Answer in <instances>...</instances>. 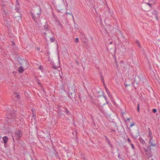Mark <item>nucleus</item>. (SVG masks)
Masks as SVG:
<instances>
[{
	"label": "nucleus",
	"instance_id": "1",
	"mask_svg": "<svg viewBox=\"0 0 160 160\" xmlns=\"http://www.w3.org/2000/svg\"><path fill=\"white\" fill-rule=\"evenodd\" d=\"M15 116L16 115L15 114H12L11 113H10V114L8 113L6 116V117L7 118V120H6L8 122H11L13 121L14 118L15 117Z\"/></svg>",
	"mask_w": 160,
	"mask_h": 160
},
{
	"label": "nucleus",
	"instance_id": "2",
	"mask_svg": "<svg viewBox=\"0 0 160 160\" xmlns=\"http://www.w3.org/2000/svg\"><path fill=\"white\" fill-rule=\"evenodd\" d=\"M16 3L17 4L16 5L15 10L18 13L19 15L18 17L20 18L21 17V14L20 13L21 11L20 8V5L18 0H16Z\"/></svg>",
	"mask_w": 160,
	"mask_h": 160
},
{
	"label": "nucleus",
	"instance_id": "3",
	"mask_svg": "<svg viewBox=\"0 0 160 160\" xmlns=\"http://www.w3.org/2000/svg\"><path fill=\"white\" fill-rule=\"evenodd\" d=\"M22 136V134L21 131L19 130H16L15 132V136L17 138L19 139Z\"/></svg>",
	"mask_w": 160,
	"mask_h": 160
},
{
	"label": "nucleus",
	"instance_id": "4",
	"mask_svg": "<svg viewBox=\"0 0 160 160\" xmlns=\"http://www.w3.org/2000/svg\"><path fill=\"white\" fill-rule=\"evenodd\" d=\"M154 140L152 139H149V143L150 144V145L152 147H156V144L153 143Z\"/></svg>",
	"mask_w": 160,
	"mask_h": 160
},
{
	"label": "nucleus",
	"instance_id": "5",
	"mask_svg": "<svg viewBox=\"0 0 160 160\" xmlns=\"http://www.w3.org/2000/svg\"><path fill=\"white\" fill-rule=\"evenodd\" d=\"M155 2V0H149V2L146 3L149 5L151 7V5L154 4Z\"/></svg>",
	"mask_w": 160,
	"mask_h": 160
},
{
	"label": "nucleus",
	"instance_id": "6",
	"mask_svg": "<svg viewBox=\"0 0 160 160\" xmlns=\"http://www.w3.org/2000/svg\"><path fill=\"white\" fill-rule=\"evenodd\" d=\"M44 29L46 31H49V25L48 24H45L44 25Z\"/></svg>",
	"mask_w": 160,
	"mask_h": 160
},
{
	"label": "nucleus",
	"instance_id": "7",
	"mask_svg": "<svg viewBox=\"0 0 160 160\" xmlns=\"http://www.w3.org/2000/svg\"><path fill=\"white\" fill-rule=\"evenodd\" d=\"M13 96L15 98H16L17 100L19 98L20 96L18 93H14L13 95Z\"/></svg>",
	"mask_w": 160,
	"mask_h": 160
},
{
	"label": "nucleus",
	"instance_id": "8",
	"mask_svg": "<svg viewBox=\"0 0 160 160\" xmlns=\"http://www.w3.org/2000/svg\"><path fill=\"white\" fill-rule=\"evenodd\" d=\"M148 137H149V139H151L152 138V132L151 131L150 128H148Z\"/></svg>",
	"mask_w": 160,
	"mask_h": 160
},
{
	"label": "nucleus",
	"instance_id": "9",
	"mask_svg": "<svg viewBox=\"0 0 160 160\" xmlns=\"http://www.w3.org/2000/svg\"><path fill=\"white\" fill-rule=\"evenodd\" d=\"M144 150L146 152H148L151 150V147L150 146H147L146 148H144Z\"/></svg>",
	"mask_w": 160,
	"mask_h": 160
},
{
	"label": "nucleus",
	"instance_id": "10",
	"mask_svg": "<svg viewBox=\"0 0 160 160\" xmlns=\"http://www.w3.org/2000/svg\"><path fill=\"white\" fill-rule=\"evenodd\" d=\"M18 71L20 73H22L24 71V69L22 66L20 67L18 69Z\"/></svg>",
	"mask_w": 160,
	"mask_h": 160
},
{
	"label": "nucleus",
	"instance_id": "11",
	"mask_svg": "<svg viewBox=\"0 0 160 160\" xmlns=\"http://www.w3.org/2000/svg\"><path fill=\"white\" fill-rule=\"evenodd\" d=\"M3 139L4 141V144H6L8 141V138H7V137L6 136H4L3 138Z\"/></svg>",
	"mask_w": 160,
	"mask_h": 160
},
{
	"label": "nucleus",
	"instance_id": "12",
	"mask_svg": "<svg viewBox=\"0 0 160 160\" xmlns=\"http://www.w3.org/2000/svg\"><path fill=\"white\" fill-rule=\"evenodd\" d=\"M42 36L44 38L46 41L47 40V33L45 32H44L42 33Z\"/></svg>",
	"mask_w": 160,
	"mask_h": 160
},
{
	"label": "nucleus",
	"instance_id": "13",
	"mask_svg": "<svg viewBox=\"0 0 160 160\" xmlns=\"http://www.w3.org/2000/svg\"><path fill=\"white\" fill-rule=\"evenodd\" d=\"M50 42H54L55 41V38H54V36L53 37L50 38Z\"/></svg>",
	"mask_w": 160,
	"mask_h": 160
},
{
	"label": "nucleus",
	"instance_id": "14",
	"mask_svg": "<svg viewBox=\"0 0 160 160\" xmlns=\"http://www.w3.org/2000/svg\"><path fill=\"white\" fill-rule=\"evenodd\" d=\"M65 112L67 114L69 115L70 114V113L69 111H68V110L67 109V108H66L65 107Z\"/></svg>",
	"mask_w": 160,
	"mask_h": 160
},
{
	"label": "nucleus",
	"instance_id": "15",
	"mask_svg": "<svg viewBox=\"0 0 160 160\" xmlns=\"http://www.w3.org/2000/svg\"><path fill=\"white\" fill-rule=\"evenodd\" d=\"M65 14H69V15H70L72 17L73 19V20H74V17H73V16L72 14V13H68V12H66L65 13Z\"/></svg>",
	"mask_w": 160,
	"mask_h": 160
},
{
	"label": "nucleus",
	"instance_id": "16",
	"mask_svg": "<svg viewBox=\"0 0 160 160\" xmlns=\"http://www.w3.org/2000/svg\"><path fill=\"white\" fill-rule=\"evenodd\" d=\"M136 43L138 45V46L140 47V48H141V45H140V44L139 42V41L137 40L136 41Z\"/></svg>",
	"mask_w": 160,
	"mask_h": 160
},
{
	"label": "nucleus",
	"instance_id": "17",
	"mask_svg": "<svg viewBox=\"0 0 160 160\" xmlns=\"http://www.w3.org/2000/svg\"><path fill=\"white\" fill-rule=\"evenodd\" d=\"M32 15L33 18L34 20L36 21V18L34 16V14H32Z\"/></svg>",
	"mask_w": 160,
	"mask_h": 160
},
{
	"label": "nucleus",
	"instance_id": "18",
	"mask_svg": "<svg viewBox=\"0 0 160 160\" xmlns=\"http://www.w3.org/2000/svg\"><path fill=\"white\" fill-rule=\"evenodd\" d=\"M79 39L78 38H76L75 40V42L76 43H78L79 42Z\"/></svg>",
	"mask_w": 160,
	"mask_h": 160
},
{
	"label": "nucleus",
	"instance_id": "19",
	"mask_svg": "<svg viewBox=\"0 0 160 160\" xmlns=\"http://www.w3.org/2000/svg\"><path fill=\"white\" fill-rule=\"evenodd\" d=\"M130 145H131V146L132 148L133 149H134V148H134V146L133 144L132 143H130Z\"/></svg>",
	"mask_w": 160,
	"mask_h": 160
},
{
	"label": "nucleus",
	"instance_id": "20",
	"mask_svg": "<svg viewBox=\"0 0 160 160\" xmlns=\"http://www.w3.org/2000/svg\"><path fill=\"white\" fill-rule=\"evenodd\" d=\"M58 68V67H56V66H53L52 67V68L54 69H57V68Z\"/></svg>",
	"mask_w": 160,
	"mask_h": 160
},
{
	"label": "nucleus",
	"instance_id": "21",
	"mask_svg": "<svg viewBox=\"0 0 160 160\" xmlns=\"http://www.w3.org/2000/svg\"><path fill=\"white\" fill-rule=\"evenodd\" d=\"M140 109H139V103L138 104V112L139 111Z\"/></svg>",
	"mask_w": 160,
	"mask_h": 160
},
{
	"label": "nucleus",
	"instance_id": "22",
	"mask_svg": "<svg viewBox=\"0 0 160 160\" xmlns=\"http://www.w3.org/2000/svg\"><path fill=\"white\" fill-rule=\"evenodd\" d=\"M157 109H153V110H152V112L153 113H156V112H157Z\"/></svg>",
	"mask_w": 160,
	"mask_h": 160
},
{
	"label": "nucleus",
	"instance_id": "23",
	"mask_svg": "<svg viewBox=\"0 0 160 160\" xmlns=\"http://www.w3.org/2000/svg\"><path fill=\"white\" fill-rule=\"evenodd\" d=\"M108 142V144H109V145L111 146V147H112V145L110 143V142L109 141V140H108V141H107Z\"/></svg>",
	"mask_w": 160,
	"mask_h": 160
},
{
	"label": "nucleus",
	"instance_id": "24",
	"mask_svg": "<svg viewBox=\"0 0 160 160\" xmlns=\"http://www.w3.org/2000/svg\"><path fill=\"white\" fill-rule=\"evenodd\" d=\"M58 10L59 11V12H61L62 13V9H59V8H58Z\"/></svg>",
	"mask_w": 160,
	"mask_h": 160
},
{
	"label": "nucleus",
	"instance_id": "25",
	"mask_svg": "<svg viewBox=\"0 0 160 160\" xmlns=\"http://www.w3.org/2000/svg\"><path fill=\"white\" fill-rule=\"evenodd\" d=\"M108 96L110 98H112V96L111 94L110 93H109V94H108Z\"/></svg>",
	"mask_w": 160,
	"mask_h": 160
},
{
	"label": "nucleus",
	"instance_id": "26",
	"mask_svg": "<svg viewBox=\"0 0 160 160\" xmlns=\"http://www.w3.org/2000/svg\"><path fill=\"white\" fill-rule=\"evenodd\" d=\"M103 98H104L105 99V100L106 101H107L108 99L107 98V97L103 95Z\"/></svg>",
	"mask_w": 160,
	"mask_h": 160
},
{
	"label": "nucleus",
	"instance_id": "27",
	"mask_svg": "<svg viewBox=\"0 0 160 160\" xmlns=\"http://www.w3.org/2000/svg\"><path fill=\"white\" fill-rule=\"evenodd\" d=\"M40 10V13H38L37 14V15H40L41 14V8L40 7L39 8Z\"/></svg>",
	"mask_w": 160,
	"mask_h": 160
},
{
	"label": "nucleus",
	"instance_id": "28",
	"mask_svg": "<svg viewBox=\"0 0 160 160\" xmlns=\"http://www.w3.org/2000/svg\"><path fill=\"white\" fill-rule=\"evenodd\" d=\"M55 157H56L57 158H59V156H58V153H56V154H55Z\"/></svg>",
	"mask_w": 160,
	"mask_h": 160
},
{
	"label": "nucleus",
	"instance_id": "29",
	"mask_svg": "<svg viewBox=\"0 0 160 160\" xmlns=\"http://www.w3.org/2000/svg\"><path fill=\"white\" fill-rule=\"evenodd\" d=\"M134 123H131L130 125V126L131 127H132V126H134Z\"/></svg>",
	"mask_w": 160,
	"mask_h": 160
},
{
	"label": "nucleus",
	"instance_id": "30",
	"mask_svg": "<svg viewBox=\"0 0 160 160\" xmlns=\"http://www.w3.org/2000/svg\"><path fill=\"white\" fill-rule=\"evenodd\" d=\"M127 140L129 142H131V140L129 138H127Z\"/></svg>",
	"mask_w": 160,
	"mask_h": 160
},
{
	"label": "nucleus",
	"instance_id": "31",
	"mask_svg": "<svg viewBox=\"0 0 160 160\" xmlns=\"http://www.w3.org/2000/svg\"><path fill=\"white\" fill-rule=\"evenodd\" d=\"M107 93L108 94H109V93H110V92H109V90L108 89V90H107L106 91Z\"/></svg>",
	"mask_w": 160,
	"mask_h": 160
},
{
	"label": "nucleus",
	"instance_id": "32",
	"mask_svg": "<svg viewBox=\"0 0 160 160\" xmlns=\"http://www.w3.org/2000/svg\"><path fill=\"white\" fill-rule=\"evenodd\" d=\"M105 138L107 141H108V140H109L108 137L106 136L105 137Z\"/></svg>",
	"mask_w": 160,
	"mask_h": 160
},
{
	"label": "nucleus",
	"instance_id": "33",
	"mask_svg": "<svg viewBox=\"0 0 160 160\" xmlns=\"http://www.w3.org/2000/svg\"><path fill=\"white\" fill-rule=\"evenodd\" d=\"M39 68L41 70H42V67L41 66H40Z\"/></svg>",
	"mask_w": 160,
	"mask_h": 160
},
{
	"label": "nucleus",
	"instance_id": "34",
	"mask_svg": "<svg viewBox=\"0 0 160 160\" xmlns=\"http://www.w3.org/2000/svg\"><path fill=\"white\" fill-rule=\"evenodd\" d=\"M110 130L112 132H115V130H113V129H111Z\"/></svg>",
	"mask_w": 160,
	"mask_h": 160
},
{
	"label": "nucleus",
	"instance_id": "35",
	"mask_svg": "<svg viewBox=\"0 0 160 160\" xmlns=\"http://www.w3.org/2000/svg\"><path fill=\"white\" fill-rule=\"evenodd\" d=\"M118 157L119 158H121V156L120 154H118Z\"/></svg>",
	"mask_w": 160,
	"mask_h": 160
},
{
	"label": "nucleus",
	"instance_id": "36",
	"mask_svg": "<svg viewBox=\"0 0 160 160\" xmlns=\"http://www.w3.org/2000/svg\"><path fill=\"white\" fill-rule=\"evenodd\" d=\"M105 89L106 90V91L107 90H108V89L107 88V87L106 86H105Z\"/></svg>",
	"mask_w": 160,
	"mask_h": 160
},
{
	"label": "nucleus",
	"instance_id": "37",
	"mask_svg": "<svg viewBox=\"0 0 160 160\" xmlns=\"http://www.w3.org/2000/svg\"><path fill=\"white\" fill-rule=\"evenodd\" d=\"M16 13H15V14H14V16H15L14 17H15V18H17L18 16H16Z\"/></svg>",
	"mask_w": 160,
	"mask_h": 160
},
{
	"label": "nucleus",
	"instance_id": "38",
	"mask_svg": "<svg viewBox=\"0 0 160 160\" xmlns=\"http://www.w3.org/2000/svg\"><path fill=\"white\" fill-rule=\"evenodd\" d=\"M106 103H107V104H108V100H107V101H106Z\"/></svg>",
	"mask_w": 160,
	"mask_h": 160
},
{
	"label": "nucleus",
	"instance_id": "39",
	"mask_svg": "<svg viewBox=\"0 0 160 160\" xmlns=\"http://www.w3.org/2000/svg\"><path fill=\"white\" fill-rule=\"evenodd\" d=\"M58 21V23H59V25H60V26H61V24L60 23V22L59 21Z\"/></svg>",
	"mask_w": 160,
	"mask_h": 160
},
{
	"label": "nucleus",
	"instance_id": "40",
	"mask_svg": "<svg viewBox=\"0 0 160 160\" xmlns=\"http://www.w3.org/2000/svg\"><path fill=\"white\" fill-rule=\"evenodd\" d=\"M112 42H110V43H110V44H112Z\"/></svg>",
	"mask_w": 160,
	"mask_h": 160
},
{
	"label": "nucleus",
	"instance_id": "41",
	"mask_svg": "<svg viewBox=\"0 0 160 160\" xmlns=\"http://www.w3.org/2000/svg\"><path fill=\"white\" fill-rule=\"evenodd\" d=\"M127 120H128L129 121V120H130V119H129V118H127Z\"/></svg>",
	"mask_w": 160,
	"mask_h": 160
},
{
	"label": "nucleus",
	"instance_id": "42",
	"mask_svg": "<svg viewBox=\"0 0 160 160\" xmlns=\"http://www.w3.org/2000/svg\"><path fill=\"white\" fill-rule=\"evenodd\" d=\"M103 84H104V87H105V86H106V85H105V84L104 83H103Z\"/></svg>",
	"mask_w": 160,
	"mask_h": 160
},
{
	"label": "nucleus",
	"instance_id": "43",
	"mask_svg": "<svg viewBox=\"0 0 160 160\" xmlns=\"http://www.w3.org/2000/svg\"><path fill=\"white\" fill-rule=\"evenodd\" d=\"M156 19L157 20H158V17H156Z\"/></svg>",
	"mask_w": 160,
	"mask_h": 160
},
{
	"label": "nucleus",
	"instance_id": "44",
	"mask_svg": "<svg viewBox=\"0 0 160 160\" xmlns=\"http://www.w3.org/2000/svg\"><path fill=\"white\" fill-rule=\"evenodd\" d=\"M51 32L52 33V34H53V33L52 32V31H51Z\"/></svg>",
	"mask_w": 160,
	"mask_h": 160
},
{
	"label": "nucleus",
	"instance_id": "45",
	"mask_svg": "<svg viewBox=\"0 0 160 160\" xmlns=\"http://www.w3.org/2000/svg\"><path fill=\"white\" fill-rule=\"evenodd\" d=\"M37 49L38 50H39L40 48H37Z\"/></svg>",
	"mask_w": 160,
	"mask_h": 160
},
{
	"label": "nucleus",
	"instance_id": "46",
	"mask_svg": "<svg viewBox=\"0 0 160 160\" xmlns=\"http://www.w3.org/2000/svg\"><path fill=\"white\" fill-rule=\"evenodd\" d=\"M128 85H126V86H125V87H126Z\"/></svg>",
	"mask_w": 160,
	"mask_h": 160
},
{
	"label": "nucleus",
	"instance_id": "47",
	"mask_svg": "<svg viewBox=\"0 0 160 160\" xmlns=\"http://www.w3.org/2000/svg\"><path fill=\"white\" fill-rule=\"evenodd\" d=\"M152 160H153V159H152Z\"/></svg>",
	"mask_w": 160,
	"mask_h": 160
}]
</instances>
